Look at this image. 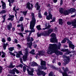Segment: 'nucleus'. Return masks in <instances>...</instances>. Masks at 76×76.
<instances>
[{"instance_id": "1", "label": "nucleus", "mask_w": 76, "mask_h": 76, "mask_svg": "<svg viewBox=\"0 0 76 76\" xmlns=\"http://www.w3.org/2000/svg\"><path fill=\"white\" fill-rule=\"evenodd\" d=\"M57 44H54L50 45L48 49V53L49 54H51L52 53H56V47Z\"/></svg>"}, {"instance_id": "2", "label": "nucleus", "mask_w": 76, "mask_h": 76, "mask_svg": "<svg viewBox=\"0 0 76 76\" xmlns=\"http://www.w3.org/2000/svg\"><path fill=\"white\" fill-rule=\"evenodd\" d=\"M61 46V43L59 42L58 45H56V50L55 51V54L57 55H63V53L61 52H60L58 50H60V47Z\"/></svg>"}, {"instance_id": "3", "label": "nucleus", "mask_w": 76, "mask_h": 76, "mask_svg": "<svg viewBox=\"0 0 76 76\" xmlns=\"http://www.w3.org/2000/svg\"><path fill=\"white\" fill-rule=\"evenodd\" d=\"M24 51L25 53V55L23 56V60L24 61H25L26 60L27 56L29 55V51H28V50L27 49H26Z\"/></svg>"}, {"instance_id": "4", "label": "nucleus", "mask_w": 76, "mask_h": 76, "mask_svg": "<svg viewBox=\"0 0 76 76\" xmlns=\"http://www.w3.org/2000/svg\"><path fill=\"white\" fill-rule=\"evenodd\" d=\"M51 36L52 37V38L51 39L50 42L55 43L57 41V39H56V37L55 34L53 33L51 34Z\"/></svg>"}, {"instance_id": "5", "label": "nucleus", "mask_w": 76, "mask_h": 76, "mask_svg": "<svg viewBox=\"0 0 76 76\" xmlns=\"http://www.w3.org/2000/svg\"><path fill=\"white\" fill-rule=\"evenodd\" d=\"M35 23H32V22H31L30 23V29H31V31H32V32H34L35 31V30L34 28L35 26Z\"/></svg>"}, {"instance_id": "6", "label": "nucleus", "mask_w": 76, "mask_h": 76, "mask_svg": "<svg viewBox=\"0 0 76 76\" xmlns=\"http://www.w3.org/2000/svg\"><path fill=\"white\" fill-rule=\"evenodd\" d=\"M67 24L69 25H71V24H72V25L73 26H74L73 28H76V20H75L73 21L72 22V23L70 22H67Z\"/></svg>"}, {"instance_id": "7", "label": "nucleus", "mask_w": 76, "mask_h": 76, "mask_svg": "<svg viewBox=\"0 0 76 76\" xmlns=\"http://www.w3.org/2000/svg\"><path fill=\"white\" fill-rule=\"evenodd\" d=\"M31 17H32V20L30 22V23L31 22L32 23H36V20L35 18V15L34 13H31Z\"/></svg>"}, {"instance_id": "8", "label": "nucleus", "mask_w": 76, "mask_h": 76, "mask_svg": "<svg viewBox=\"0 0 76 76\" xmlns=\"http://www.w3.org/2000/svg\"><path fill=\"white\" fill-rule=\"evenodd\" d=\"M68 41L67 42V43L69 44V48H71L72 49H73L74 50V48H75V47H74V46L73 44H72V42L70 41V40L67 39Z\"/></svg>"}, {"instance_id": "9", "label": "nucleus", "mask_w": 76, "mask_h": 76, "mask_svg": "<svg viewBox=\"0 0 76 76\" xmlns=\"http://www.w3.org/2000/svg\"><path fill=\"white\" fill-rule=\"evenodd\" d=\"M69 60H70V58L64 55V61L66 63H69Z\"/></svg>"}, {"instance_id": "10", "label": "nucleus", "mask_w": 76, "mask_h": 76, "mask_svg": "<svg viewBox=\"0 0 76 76\" xmlns=\"http://www.w3.org/2000/svg\"><path fill=\"white\" fill-rule=\"evenodd\" d=\"M37 75H38V76H40L41 75H42L43 76H44L46 75V73L44 72V71L41 70L38 71L37 73Z\"/></svg>"}, {"instance_id": "11", "label": "nucleus", "mask_w": 76, "mask_h": 76, "mask_svg": "<svg viewBox=\"0 0 76 76\" xmlns=\"http://www.w3.org/2000/svg\"><path fill=\"white\" fill-rule=\"evenodd\" d=\"M34 38H33L32 37H31L30 38V41H31L29 44H28V45H29V47L30 48H32V42H31L34 41Z\"/></svg>"}, {"instance_id": "12", "label": "nucleus", "mask_w": 76, "mask_h": 76, "mask_svg": "<svg viewBox=\"0 0 76 76\" xmlns=\"http://www.w3.org/2000/svg\"><path fill=\"white\" fill-rule=\"evenodd\" d=\"M48 15L46 16L47 19L48 20H50V19H53V15L50 12L49 13Z\"/></svg>"}, {"instance_id": "13", "label": "nucleus", "mask_w": 76, "mask_h": 76, "mask_svg": "<svg viewBox=\"0 0 76 76\" xmlns=\"http://www.w3.org/2000/svg\"><path fill=\"white\" fill-rule=\"evenodd\" d=\"M45 54V51L44 50H42L39 52V54L37 55V56H44Z\"/></svg>"}, {"instance_id": "14", "label": "nucleus", "mask_w": 76, "mask_h": 76, "mask_svg": "<svg viewBox=\"0 0 76 76\" xmlns=\"http://www.w3.org/2000/svg\"><path fill=\"white\" fill-rule=\"evenodd\" d=\"M12 28V24L11 23H9V25H7V28L8 29V30H10L11 28Z\"/></svg>"}, {"instance_id": "15", "label": "nucleus", "mask_w": 76, "mask_h": 76, "mask_svg": "<svg viewBox=\"0 0 76 76\" xmlns=\"http://www.w3.org/2000/svg\"><path fill=\"white\" fill-rule=\"evenodd\" d=\"M1 3H2V6L3 9H5L6 8V3L3 1H1Z\"/></svg>"}, {"instance_id": "16", "label": "nucleus", "mask_w": 76, "mask_h": 76, "mask_svg": "<svg viewBox=\"0 0 76 76\" xmlns=\"http://www.w3.org/2000/svg\"><path fill=\"white\" fill-rule=\"evenodd\" d=\"M59 72H61V73H62L63 76H69V75H67V72H63V71L60 70L59 71Z\"/></svg>"}, {"instance_id": "17", "label": "nucleus", "mask_w": 76, "mask_h": 76, "mask_svg": "<svg viewBox=\"0 0 76 76\" xmlns=\"http://www.w3.org/2000/svg\"><path fill=\"white\" fill-rule=\"evenodd\" d=\"M39 3L38 2H37L35 6V7H37V10H39L40 8V6H39V5L38 4Z\"/></svg>"}, {"instance_id": "18", "label": "nucleus", "mask_w": 76, "mask_h": 76, "mask_svg": "<svg viewBox=\"0 0 76 76\" xmlns=\"http://www.w3.org/2000/svg\"><path fill=\"white\" fill-rule=\"evenodd\" d=\"M27 71L28 75H31V76H33V72H31V71H29V70L27 69Z\"/></svg>"}, {"instance_id": "19", "label": "nucleus", "mask_w": 76, "mask_h": 76, "mask_svg": "<svg viewBox=\"0 0 76 76\" xmlns=\"http://www.w3.org/2000/svg\"><path fill=\"white\" fill-rule=\"evenodd\" d=\"M26 8H28L29 10H31V7L30 6V3L29 2L27 3Z\"/></svg>"}, {"instance_id": "20", "label": "nucleus", "mask_w": 76, "mask_h": 76, "mask_svg": "<svg viewBox=\"0 0 76 76\" xmlns=\"http://www.w3.org/2000/svg\"><path fill=\"white\" fill-rule=\"evenodd\" d=\"M15 68L13 69L12 70H11L10 71V73L11 74H13V75H15Z\"/></svg>"}, {"instance_id": "21", "label": "nucleus", "mask_w": 76, "mask_h": 76, "mask_svg": "<svg viewBox=\"0 0 76 76\" xmlns=\"http://www.w3.org/2000/svg\"><path fill=\"white\" fill-rule=\"evenodd\" d=\"M31 66H38V65L37 63L33 61L32 62Z\"/></svg>"}, {"instance_id": "22", "label": "nucleus", "mask_w": 76, "mask_h": 76, "mask_svg": "<svg viewBox=\"0 0 76 76\" xmlns=\"http://www.w3.org/2000/svg\"><path fill=\"white\" fill-rule=\"evenodd\" d=\"M53 31V29L52 28H49V30L48 31V34H50Z\"/></svg>"}, {"instance_id": "23", "label": "nucleus", "mask_w": 76, "mask_h": 76, "mask_svg": "<svg viewBox=\"0 0 76 76\" xmlns=\"http://www.w3.org/2000/svg\"><path fill=\"white\" fill-rule=\"evenodd\" d=\"M59 23L60 24V25H63V20L62 19H60L59 20Z\"/></svg>"}, {"instance_id": "24", "label": "nucleus", "mask_w": 76, "mask_h": 76, "mask_svg": "<svg viewBox=\"0 0 76 76\" xmlns=\"http://www.w3.org/2000/svg\"><path fill=\"white\" fill-rule=\"evenodd\" d=\"M21 28V32H23V31H24V28L23 27V25L22 24H21V26L20 27Z\"/></svg>"}, {"instance_id": "25", "label": "nucleus", "mask_w": 76, "mask_h": 76, "mask_svg": "<svg viewBox=\"0 0 76 76\" xmlns=\"http://www.w3.org/2000/svg\"><path fill=\"white\" fill-rule=\"evenodd\" d=\"M75 12V9L74 8H71L70 9V12L73 13V12Z\"/></svg>"}, {"instance_id": "26", "label": "nucleus", "mask_w": 76, "mask_h": 76, "mask_svg": "<svg viewBox=\"0 0 76 76\" xmlns=\"http://www.w3.org/2000/svg\"><path fill=\"white\" fill-rule=\"evenodd\" d=\"M69 13V12L67 11H64L63 13L64 15H68Z\"/></svg>"}, {"instance_id": "27", "label": "nucleus", "mask_w": 76, "mask_h": 76, "mask_svg": "<svg viewBox=\"0 0 76 76\" xmlns=\"http://www.w3.org/2000/svg\"><path fill=\"white\" fill-rule=\"evenodd\" d=\"M6 15H5L2 16V18L3 19V20L2 21V23H4V22H5V20H6L5 19L6 18Z\"/></svg>"}, {"instance_id": "28", "label": "nucleus", "mask_w": 76, "mask_h": 76, "mask_svg": "<svg viewBox=\"0 0 76 76\" xmlns=\"http://www.w3.org/2000/svg\"><path fill=\"white\" fill-rule=\"evenodd\" d=\"M66 40H67V39L66 38H64L63 40H62L61 42V43L62 44H64V43H66Z\"/></svg>"}, {"instance_id": "29", "label": "nucleus", "mask_w": 76, "mask_h": 76, "mask_svg": "<svg viewBox=\"0 0 76 76\" xmlns=\"http://www.w3.org/2000/svg\"><path fill=\"white\" fill-rule=\"evenodd\" d=\"M45 63H46L44 61H41V64L42 66H44V65H45Z\"/></svg>"}, {"instance_id": "30", "label": "nucleus", "mask_w": 76, "mask_h": 76, "mask_svg": "<svg viewBox=\"0 0 76 76\" xmlns=\"http://www.w3.org/2000/svg\"><path fill=\"white\" fill-rule=\"evenodd\" d=\"M37 66H38V69H39V70H42V69H44V68L43 67V66H40L39 65H38Z\"/></svg>"}, {"instance_id": "31", "label": "nucleus", "mask_w": 76, "mask_h": 76, "mask_svg": "<svg viewBox=\"0 0 76 76\" xmlns=\"http://www.w3.org/2000/svg\"><path fill=\"white\" fill-rule=\"evenodd\" d=\"M42 35L43 36H47V31H43L42 33Z\"/></svg>"}, {"instance_id": "32", "label": "nucleus", "mask_w": 76, "mask_h": 76, "mask_svg": "<svg viewBox=\"0 0 76 76\" xmlns=\"http://www.w3.org/2000/svg\"><path fill=\"white\" fill-rule=\"evenodd\" d=\"M29 53L31 54H33V55H34L35 54V50L33 49L31 52H30Z\"/></svg>"}, {"instance_id": "33", "label": "nucleus", "mask_w": 76, "mask_h": 76, "mask_svg": "<svg viewBox=\"0 0 76 76\" xmlns=\"http://www.w3.org/2000/svg\"><path fill=\"white\" fill-rule=\"evenodd\" d=\"M36 28L39 31V30H41L42 29L41 28V26L40 25L37 26Z\"/></svg>"}, {"instance_id": "34", "label": "nucleus", "mask_w": 76, "mask_h": 76, "mask_svg": "<svg viewBox=\"0 0 76 76\" xmlns=\"http://www.w3.org/2000/svg\"><path fill=\"white\" fill-rule=\"evenodd\" d=\"M63 8H61L60 9L59 12H60V13H63L64 12H63Z\"/></svg>"}, {"instance_id": "35", "label": "nucleus", "mask_w": 76, "mask_h": 76, "mask_svg": "<svg viewBox=\"0 0 76 76\" xmlns=\"http://www.w3.org/2000/svg\"><path fill=\"white\" fill-rule=\"evenodd\" d=\"M8 50L10 51H13V50H14V47H10L8 48Z\"/></svg>"}, {"instance_id": "36", "label": "nucleus", "mask_w": 76, "mask_h": 76, "mask_svg": "<svg viewBox=\"0 0 76 76\" xmlns=\"http://www.w3.org/2000/svg\"><path fill=\"white\" fill-rule=\"evenodd\" d=\"M6 11L5 10H3L1 11L0 12V13L1 14H4V13H6Z\"/></svg>"}, {"instance_id": "37", "label": "nucleus", "mask_w": 76, "mask_h": 76, "mask_svg": "<svg viewBox=\"0 0 76 76\" xmlns=\"http://www.w3.org/2000/svg\"><path fill=\"white\" fill-rule=\"evenodd\" d=\"M14 70L15 71V72H16V73L17 74H19V71H18V69H16V68H15V69Z\"/></svg>"}, {"instance_id": "38", "label": "nucleus", "mask_w": 76, "mask_h": 76, "mask_svg": "<svg viewBox=\"0 0 76 76\" xmlns=\"http://www.w3.org/2000/svg\"><path fill=\"white\" fill-rule=\"evenodd\" d=\"M62 51H63V52H66V51H69V49H62L61 50Z\"/></svg>"}, {"instance_id": "39", "label": "nucleus", "mask_w": 76, "mask_h": 76, "mask_svg": "<svg viewBox=\"0 0 76 76\" xmlns=\"http://www.w3.org/2000/svg\"><path fill=\"white\" fill-rule=\"evenodd\" d=\"M26 39L28 42L30 41L31 38L30 37H27Z\"/></svg>"}, {"instance_id": "40", "label": "nucleus", "mask_w": 76, "mask_h": 76, "mask_svg": "<svg viewBox=\"0 0 76 76\" xmlns=\"http://www.w3.org/2000/svg\"><path fill=\"white\" fill-rule=\"evenodd\" d=\"M49 76H53V72L51 71L50 72V73L49 74Z\"/></svg>"}, {"instance_id": "41", "label": "nucleus", "mask_w": 76, "mask_h": 76, "mask_svg": "<svg viewBox=\"0 0 76 76\" xmlns=\"http://www.w3.org/2000/svg\"><path fill=\"white\" fill-rule=\"evenodd\" d=\"M1 41L3 42H6V39L5 38H3L1 39Z\"/></svg>"}, {"instance_id": "42", "label": "nucleus", "mask_w": 76, "mask_h": 76, "mask_svg": "<svg viewBox=\"0 0 76 76\" xmlns=\"http://www.w3.org/2000/svg\"><path fill=\"white\" fill-rule=\"evenodd\" d=\"M69 69H68L67 67H66L65 68V70H64V72L66 73V72H69Z\"/></svg>"}, {"instance_id": "43", "label": "nucleus", "mask_w": 76, "mask_h": 76, "mask_svg": "<svg viewBox=\"0 0 76 76\" xmlns=\"http://www.w3.org/2000/svg\"><path fill=\"white\" fill-rule=\"evenodd\" d=\"M9 18H10L11 19H13V18H14V17H15V16H14V15H9Z\"/></svg>"}, {"instance_id": "44", "label": "nucleus", "mask_w": 76, "mask_h": 76, "mask_svg": "<svg viewBox=\"0 0 76 76\" xmlns=\"http://www.w3.org/2000/svg\"><path fill=\"white\" fill-rule=\"evenodd\" d=\"M23 17H20V19L19 20V21L22 22V21H23Z\"/></svg>"}, {"instance_id": "45", "label": "nucleus", "mask_w": 76, "mask_h": 76, "mask_svg": "<svg viewBox=\"0 0 76 76\" xmlns=\"http://www.w3.org/2000/svg\"><path fill=\"white\" fill-rule=\"evenodd\" d=\"M16 56L17 58H19L20 57V54L19 53L17 54L16 55Z\"/></svg>"}, {"instance_id": "46", "label": "nucleus", "mask_w": 76, "mask_h": 76, "mask_svg": "<svg viewBox=\"0 0 76 76\" xmlns=\"http://www.w3.org/2000/svg\"><path fill=\"white\" fill-rule=\"evenodd\" d=\"M23 72H25V71H26V66H23Z\"/></svg>"}, {"instance_id": "47", "label": "nucleus", "mask_w": 76, "mask_h": 76, "mask_svg": "<svg viewBox=\"0 0 76 76\" xmlns=\"http://www.w3.org/2000/svg\"><path fill=\"white\" fill-rule=\"evenodd\" d=\"M15 67V65L13 66L12 65H10L9 66V67L10 68H14Z\"/></svg>"}, {"instance_id": "48", "label": "nucleus", "mask_w": 76, "mask_h": 76, "mask_svg": "<svg viewBox=\"0 0 76 76\" xmlns=\"http://www.w3.org/2000/svg\"><path fill=\"white\" fill-rule=\"evenodd\" d=\"M18 35H20L21 37H23V34H22V33H18Z\"/></svg>"}, {"instance_id": "49", "label": "nucleus", "mask_w": 76, "mask_h": 76, "mask_svg": "<svg viewBox=\"0 0 76 76\" xmlns=\"http://www.w3.org/2000/svg\"><path fill=\"white\" fill-rule=\"evenodd\" d=\"M4 50H5L6 49V44H4L3 46Z\"/></svg>"}, {"instance_id": "50", "label": "nucleus", "mask_w": 76, "mask_h": 76, "mask_svg": "<svg viewBox=\"0 0 76 76\" xmlns=\"http://www.w3.org/2000/svg\"><path fill=\"white\" fill-rule=\"evenodd\" d=\"M23 13L24 15V16H26V13H27V11H26L25 12H23Z\"/></svg>"}, {"instance_id": "51", "label": "nucleus", "mask_w": 76, "mask_h": 76, "mask_svg": "<svg viewBox=\"0 0 76 76\" xmlns=\"http://www.w3.org/2000/svg\"><path fill=\"white\" fill-rule=\"evenodd\" d=\"M8 2H9V5L10 6H11V7L12 6V5H11V2L10 1V0H8Z\"/></svg>"}, {"instance_id": "52", "label": "nucleus", "mask_w": 76, "mask_h": 76, "mask_svg": "<svg viewBox=\"0 0 76 76\" xmlns=\"http://www.w3.org/2000/svg\"><path fill=\"white\" fill-rule=\"evenodd\" d=\"M54 21H55V17H53L52 20L50 21V22L51 23L52 22H54Z\"/></svg>"}, {"instance_id": "53", "label": "nucleus", "mask_w": 76, "mask_h": 76, "mask_svg": "<svg viewBox=\"0 0 76 76\" xmlns=\"http://www.w3.org/2000/svg\"><path fill=\"white\" fill-rule=\"evenodd\" d=\"M37 35L38 37H41V34H39V32L37 33Z\"/></svg>"}, {"instance_id": "54", "label": "nucleus", "mask_w": 76, "mask_h": 76, "mask_svg": "<svg viewBox=\"0 0 76 76\" xmlns=\"http://www.w3.org/2000/svg\"><path fill=\"white\" fill-rule=\"evenodd\" d=\"M7 39L8 40V41H11V38H10V37H8Z\"/></svg>"}, {"instance_id": "55", "label": "nucleus", "mask_w": 76, "mask_h": 76, "mask_svg": "<svg viewBox=\"0 0 76 76\" xmlns=\"http://www.w3.org/2000/svg\"><path fill=\"white\" fill-rule=\"evenodd\" d=\"M51 26L50 25H49L46 28V29H49V28H50Z\"/></svg>"}, {"instance_id": "56", "label": "nucleus", "mask_w": 76, "mask_h": 76, "mask_svg": "<svg viewBox=\"0 0 76 76\" xmlns=\"http://www.w3.org/2000/svg\"><path fill=\"white\" fill-rule=\"evenodd\" d=\"M44 15H45V16H47L48 15V13H47V11H46L44 14Z\"/></svg>"}, {"instance_id": "57", "label": "nucleus", "mask_w": 76, "mask_h": 76, "mask_svg": "<svg viewBox=\"0 0 76 76\" xmlns=\"http://www.w3.org/2000/svg\"><path fill=\"white\" fill-rule=\"evenodd\" d=\"M39 17L40 18H42V16L41 15L40 13H39Z\"/></svg>"}, {"instance_id": "58", "label": "nucleus", "mask_w": 76, "mask_h": 76, "mask_svg": "<svg viewBox=\"0 0 76 76\" xmlns=\"http://www.w3.org/2000/svg\"><path fill=\"white\" fill-rule=\"evenodd\" d=\"M18 53H19V54H20V55H23V54H22V51H19L18 52Z\"/></svg>"}, {"instance_id": "59", "label": "nucleus", "mask_w": 76, "mask_h": 76, "mask_svg": "<svg viewBox=\"0 0 76 76\" xmlns=\"http://www.w3.org/2000/svg\"><path fill=\"white\" fill-rule=\"evenodd\" d=\"M15 1V0H10L11 3L12 4Z\"/></svg>"}, {"instance_id": "60", "label": "nucleus", "mask_w": 76, "mask_h": 76, "mask_svg": "<svg viewBox=\"0 0 76 76\" xmlns=\"http://www.w3.org/2000/svg\"><path fill=\"white\" fill-rule=\"evenodd\" d=\"M18 67H21V68H22L23 67V65L22 64H20L18 65Z\"/></svg>"}, {"instance_id": "61", "label": "nucleus", "mask_w": 76, "mask_h": 76, "mask_svg": "<svg viewBox=\"0 0 76 76\" xmlns=\"http://www.w3.org/2000/svg\"><path fill=\"white\" fill-rule=\"evenodd\" d=\"M3 69V68L1 66H0V73L1 72V71H2V70Z\"/></svg>"}, {"instance_id": "62", "label": "nucleus", "mask_w": 76, "mask_h": 76, "mask_svg": "<svg viewBox=\"0 0 76 76\" xmlns=\"http://www.w3.org/2000/svg\"><path fill=\"white\" fill-rule=\"evenodd\" d=\"M43 69H44V70H47V67L46 66H43Z\"/></svg>"}, {"instance_id": "63", "label": "nucleus", "mask_w": 76, "mask_h": 76, "mask_svg": "<svg viewBox=\"0 0 76 76\" xmlns=\"http://www.w3.org/2000/svg\"><path fill=\"white\" fill-rule=\"evenodd\" d=\"M31 72H32V73H33L34 72V68H31Z\"/></svg>"}, {"instance_id": "64", "label": "nucleus", "mask_w": 76, "mask_h": 76, "mask_svg": "<svg viewBox=\"0 0 76 76\" xmlns=\"http://www.w3.org/2000/svg\"><path fill=\"white\" fill-rule=\"evenodd\" d=\"M13 20V19H12L10 18L8 19V20Z\"/></svg>"}]
</instances>
